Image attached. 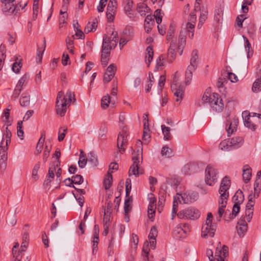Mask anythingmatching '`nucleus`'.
<instances>
[{"instance_id":"f257e3e1","label":"nucleus","mask_w":261,"mask_h":261,"mask_svg":"<svg viewBox=\"0 0 261 261\" xmlns=\"http://www.w3.org/2000/svg\"><path fill=\"white\" fill-rule=\"evenodd\" d=\"M110 33H108L105 34L103 37L101 62L104 67L108 64L110 50L117 46L118 41L117 32L114 31V29L111 28H110Z\"/></svg>"},{"instance_id":"f03ea898","label":"nucleus","mask_w":261,"mask_h":261,"mask_svg":"<svg viewBox=\"0 0 261 261\" xmlns=\"http://www.w3.org/2000/svg\"><path fill=\"white\" fill-rule=\"evenodd\" d=\"M230 186V180L227 176H225L222 180L219 193L220 195V199L219 201V207L218 210V214L219 218H221L222 216L224 208L226 207L227 200L229 196L228 192V189Z\"/></svg>"},{"instance_id":"7ed1b4c3","label":"nucleus","mask_w":261,"mask_h":261,"mask_svg":"<svg viewBox=\"0 0 261 261\" xmlns=\"http://www.w3.org/2000/svg\"><path fill=\"white\" fill-rule=\"evenodd\" d=\"M73 93L68 91L66 95L61 91L59 92L56 100V111L57 114L63 116L66 112L67 106H70Z\"/></svg>"},{"instance_id":"20e7f679","label":"nucleus","mask_w":261,"mask_h":261,"mask_svg":"<svg viewBox=\"0 0 261 261\" xmlns=\"http://www.w3.org/2000/svg\"><path fill=\"white\" fill-rule=\"evenodd\" d=\"M138 147L137 151H134L132 154L133 165L130 166L129 171V176L133 175L135 176H138L140 172L139 171V165L140 160H142V142L140 140H138L136 143Z\"/></svg>"},{"instance_id":"39448f33","label":"nucleus","mask_w":261,"mask_h":261,"mask_svg":"<svg viewBox=\"0 0 261 261\" xmlns=\"http://www.w3.org/2000/svg\"><path fill=\"white\" fill-rule=\"evenodd\" d=\"M16 0H1L2 3V10L6 15H16L20 11L27 6L28 3L26 2L23 6H22L21 2L14 4Z\"/></svg>"},{"instance_id":"423d86ee","label":"nucleus","mask_w":261,"mask_h":261,"mask_svg":"<svg viewBox=\"0 0 261 261\" xmlns=\"http://www.w3.org/2000/svg\"><path fill=\"white\" fill-rule=\"evenodd\" d=\"M202 100L204 102L209 103L214 111L220 112L223 109L224 104L223 100L217 93H213L212 94H211L207 92H205L202 97Z\"/></svg>"},{"instance_id":"0eeeda50","label":"nucleus","mask_w":261,"mask_h":261,"mask_svg":"<svg viewBox=\"0 0 261 261\" xmlns=\"http://www.w3.org/2000/svg\"><path fill=\"white\" fill-rule=\"evenodd\" d=\"M213 215L211 213H208L205 223L203 224L201 228V237L207 239L208 237L212 238L214 236L216 226L213 223Z\"/></svg>"},{"instance_id":"6e6552de","label":"nucleus","mask_w":261,"mask_h":261,"mask_svg":"<svg viewBox=\"0 0 261 261\" xmlns=\"http://www.w3.org/2000/svg\"><path fill=\"white\" fill-rule=\"evenodd\" d=\"M11 132L7 127L0 144V162L3 163H5L7 160L8 146L11 143Z\"/></svg>"},{"instance_id":"1a4fd4ad","label":"nucleus","mask_w":261,"mask_h":261,"mask_svg":"<svg viewBox=\"0 0 261 261\" xmlns=\"http://www.w3.org/2000/svg\"><path fill=\"white\" fill-rule=\"evenodd\" d=\"M219 172L213 165H208L205 170V181L209 186H213L217 181Z\"/></svg>"},{"instance_id":"9d476101","label":"nucleus","mask_w":261,"mask_h":261,"mask_svg":"<svg viewBox=\"0 0 261 261\" xmlns=\"http://www.w3.org/2000/svg\"><path fill=\"white\" fill-rule=\"evenodd\" d=\"M177 216L180 219L195 220L200 217V213L196 208L190 207L180 211Z\"/></svg>"},{"instance_id":"9b49d317","label":"nucleus","mask_w":261,"mask_h":261,"mask_svg":"<svg viewBox=\"0 0 261 261\" xmlns=\"http://www.w3.org/2000/svg\"><path fill=\"white\" fill-rule=\"evenodd\" d=\"M206 254L208 257L210 261H224V258L228 255V248L226 246H223L222 250H220L217 248L215 258L213 257L212 250H207Z\"/></svg>"},{"instance_id":"f8f14e48","label":"nucleus","mask_w":261,"mask_h":261,"mask_svg":"<svg viewBox=\"0 0 261 261\" xmlns=\"http://www.w3.org/2000/svg\"><path fill=\"white\" fill-rule=\"evenodd\" d=\"M128 135L127 128L123 127L119 133L117 138V147L121 153H123L125 150L127 145V137Z\"/></svg>"},{"instance_id":"ddd939ff","label":"nucleus","mask_w":261,"mask_h":261,"mask_svg":"<svg viewBox=\"0 0 261 261\" xmlns=\"http://www.w3.org/2000/svg\"><path fill=\"white\" fill-rule=\"evenodd\" d=\"M198 194L195 193H185L177 194L176 199L180 203L188 204L195 201L198 198Z\"/></svg>"},{"instance_id":"4468645a","label":"nucleus","mask_w":261,"mask_h":261,"mask_svg":"<svg viewBox=\"0 0 261 261\" xmlns=\"http://www.w3.org/2000/svg\"><path fill=\"white\" fill-rule=\"evenodd\" d=\"M196 15L194 12L190 13L188 22L186 24V30L189 33V37L192 39L194 35V29L195 22L196 21Z\"/></svg>"},{"instance_id":"2eb2a0df","label":"nucleus","mask_w":261,"mask_h":261,"mask_svg":"<svg viewBox=\"0 0 261 261\" xmlns=\"http://www.w3.org/2000/svg\"><path fill=\"white\" fill-rule=\"evenodd\" d=\"M117 8V2L116 0H110L107 10V17L108 21H113L116 15Z\"/></svg>"},{"instance_id":"dca6fc26","label":"nucleus","mask_w":261,"mask_h":261,"mask_svg":"<svg viewBox=\"0 0 261 261\" xmlns=\"http://www.w3.org/2000/svg\"><path fill=\"white\" fill-rule=\"evenodd\" d=\"M176 51L178 50L176 41L172 40L168 48L167 56H166V61L168 63H172L175 60L176 57Z\"/></svg>"},{"instance_id":"f3484780","label":"nucleus","mask_w":261,"mask_h":261,"mask_svg":"<svg viewBox=\"0 0 261 261\" xmlns=\"http://www.w3.org/2000/svg\"><path fill=\"white\" fill-rule=\"evenodd\" d=\"M187 30H181L178 40L177 50L180 55H181L186 43Z\"/></svg>"},{"instance_id":"a211bd4d","label":"nucleus","mask_w":261,"mask_h":261,"mask_svg":"<svg viewBox=\"0 0 261 261\" xmlns=\"http://www.w3.org/2000/svg\"><path fill=\"white\" fill-rule=\"evenodd\" d=\"M171 88L174 95L176 97V101L180 102L184 94V88L182 86H177L176 84H172Z\"/></svg>"},{"instance_id":"6ab92c4d","label":"nucleus","mask_w":261,"mask_h":261,"mask_svg":"<svg viewBox=\"0 0 261 261\" xmlns=\"http://www.w3.org/2000/svg\"><path fill=\"white\" fill-rule=\"evenodd\" d=\"M134 3L132 0H124L123 1V10L125 14L129 17H134L133 13Z\"/></svg>"},{"instance_id":"aec40b11","label":"nucleus","mask_w":261,"mask_h":261,"mask_svg":"<svg viewBox=\"0 0 261 261\" xmlns=\"http://www.w3.org/2000/svg\"><path fill=\"white\" fill-rule=\"evenodd\" d=\"M242 117L244 120V122L245 126L252 130H255L256 126L253 123L251 119L250 116L248 112L246 111L243 112Z\"/></svg>"},{"instance_id":"412c9836","label":"nucleus","mask_w":261,"mask_h":261,"mask_svg":"<svg viewBox=\"0 0 261 261\" xmlns=\"http://www.w3.org/2000/svg\"><path fill=\"white\" fill-rule=\"evenodd\" d=\"M156 208V199L154 197L150 198V202L148 206V217L153 221Z\"/></svg>"},{"instance_id":"4be33fe9","label":"nucleus","mask_w":261,"mask_h":261,"mask_svg":"<svg viewBox=\"0 0 261 261\" xmlns=\"http://www.w3.org/2000/svg\"><path fill=\"white\" fill-rule=\"evenodd\" d=\"M248 228V224L245 221L244 218H241L238 222L237 226V230L239 236H243L246 232Z\"/></svg>"},{"instance_id":"5701e85b","label":"nucleus","mask_w":261,"mask_h":261,"mask_svg":"<svg viewBox=\"0 0 261 261\" xmlns=\"http://www.w3.org/2000/svg\"><path fill=\"white\" fill-rule=\"evenodd\" d=\"M198 50L194 49L192 51L191 54L190 64L188 66L189 67V69L194 68L196 69L198 63Z\"/></svg>"},{"instance_id":"b1692460","label":"nucleus","mask_w":261,"mask_h":261,"mask_svg":"<svg viewBox=\"0 0 261 261\" xmlns=\"http://www.w3.org/2000/svg\"><path fill=\"white\" fill-rule=\"evenodd\" d=\"M230 146L233 149H237L240 147L244 143V139L242 137L237 136L232 138L229 140Z\"/></svg>"},{"instance_id":"393cba45","label":"nucleus","mask_w":261,"mask_h":261,"mask_svg":"<svg viewBox=\"0 0 261 261\" xmlns=\"http://www.w3.org/2000/svg\"><path fill=\"white\" fill-rule=\"evenodd\" d=\"M153 57V50L152 47L149 46L146 49L145 52V62L149 67Z\"/></svg>"},{"instance_id":"a878e982","label":"nucleus","mask_w":261,"mask_h":261,"mask_svg":"<svg viewBox=\"0 0 261 261\" xmlns=\"http://www.w3.org/2000/svg\"><path fill=\"white\" fill-rule=\"evenodd\" d=\"M243 178L245 182H248L251 177V169L246 165L244 166L243 170Z\"/></svg>"},{"instance_id":"bb28decb","label":"nucleus","mask_w":261,"mask_h":261,"mask_svg":"<svg viewBox=\"0 0 261 261\" xmlns=\"http://www.w3.org/2000/svg\"><path fill=\"white\" fill-rule=\"evenodd\" d=\"M173 235L175 237L176 239H181V238H184L186 237V234L183 231V229H182V228L179 225H177L174 229V230L173 231Z\"/></svg>"},{"instance_id":"cd10ccee","label":"nucleus","mask_w":261,"mask_h":261,"mask_svg":"<svg viewBox=\"0 0 261 261\" xmlns=\"http://www.w3.org/2000/svg\"><path fill=\"white\" fill-rule=\"evenodd\" d=\"M97 21L96 18L93 19L91 22L89 21L85 28V32L89 33L96 30L97 28Z\"/></svg>"},{"instance_id":"c85d7f7f","label":"nucleus","mask_w":261,"mask_h":261,"mask_svg":"<svg viewBox=\"0 0 261 261\" xmlns=\"http://www.w3.org/2000/svg\"><path fill=\"white\" fill-rule=\"evenodd\" d=\"M137 10L141 16H145L149 13L150 9L146 4L142 3L138 4Z\"/></svg>"},{"instance_id":"c756f323","label":"nucleus","mask_w":261,"mask_h":261,"mask_svg":"<svg viewBox=\"0 0 261 261\" xmlns=\"http://www.w3.org/2000/svg\"><path fill=\"white\" fill-rule=\"evenodd\" d=\"M244 200V197L243 192L240 190H238L232 198L234 203H237L238 204H241Z\"/></svg>"},{"instance_id":"7c9ffc66","label":"nucleus","mask_w":261,"mask_h":261,"mask_svg":"<svg viewBox=\"0 0 261 261\" xmlns=\"http://www.w3.org/2000/svg\"><path fill=\"white\" fill-rule=\"evenodd\" d=\"M207 14L208 12L207 10L202 9L199 18V22L197 25L198 29H200L202 27V25L207 19Z\"/></svg>"},{"instance_id":"2f4dec72","label":"nucleus","mask_w":261,"mask_h":261,"mask_svg":"<svg viewBox=\"0 0 261 261\" xmlns=\"http://www.w3.org/2000/svg\"><path fill=\"white\" fill-rule=\"evenodd\" d=\"M239 123L238 118H234L233 121L229 124L228 128H226L228 136H229L234 131L236 130V127Z\"/></svg>"},{"instance_id":"473e14b6","label":"nucleus","mask_w":261,"mask_h":261,"mask_svg":"<svg viewBox=\"0 0 261 261\" xmlns=\"http://www.w3.org/2000/svg\"><path fill=\"white\" fill-rule=\"evenodd\" d=\"M196 69L194 68L189 69V67H187L185 73V83L186 85H189L192 79L193 72Z\"/></svg>"},{"instance_id":"72a5a7b5","label":"nucleus","mask_w":261,"mask_h":261,"mask_svg":"<svg viewBox=\"0 0 261 261\" xmlns=\"http://www.w3.org/2000/svg\"><path fill=\"white\" fill-rule=\"evenodd\" d=\"M243 38L244 40V47L245 50L247 53V57L249 58L253 54V51L250 50V49L251 48V44L250 43L249 40L246 37H245V36H243Z\"/></svg>"},{"instance_id":"f704fd0d","label":"nucleus","mask_w":261,"mask_h":261,"mask_svg":"<svg viewBox=\"0 0 261 261\" xmlns=\"http://www.w3.org/2000/svg\"><path fill=\"white\" fill-rule=\"evenodd\" d=\"M166 182L171 186L177 187L180 182L179 178L175 176H170L166 178Z\"/></svg>"},{"instance_id":"c9c22d12","label":"nucleus","mask_w":261,"mask_h":261,"mask_svg":"<svg viewBox=\"0 0 261 261\" xmlns=\"http://www.w3.org/2000/svg\"><path fill=\"white\" fill-rule=\"evenodd\" d=\"M112 182V173L108 172V174L106 176V177L103 180V185L105 188L106 190H108L110 188Z\"/></svg>"},{"instance_id":"e433bc0d","label":"nucleus","mask_w":261,"mask_h":261,"mask_svg":"<svg viewBox=\"0 0 261 261\" xmlns=\"http://www.w3.org/2000/svg\"><path fill=\"white\" fill-rule=\"evenodd\" d=\"M230 140H224L222 141L219 144V148L224 151H229L232 149V147L230 146V143H229Z\"/></svg>"},{"instance_id":"4c0bfd02","label":"nucleus","mask_w":261,"mask_h":261,"mask_svg":"<svg viewBox=\"0 0 261 261\" xmlns=\"http://www.w3.org/2000/svg\"><path fill=\"white\" fill-rule=\"evenodd\" d=\"M45 139V132H43L41 133V137L39 140V141L37 144L36 146V150L37 151L38 153H40L41 152V149L43 147L44 141Z\"/></svg>"},{"instance_id":"58836bf2","label":"nucleus","mask_w":261,"mask_h":261,"mask_svg":"<svg viewBox=\"0 0 261 261\" xmlns=\"http://www.w3.org/2000/svg\"><path fill=\"white\" fill-rule=\"evenodd\" d=\"M88 159L86 155L84 154V152L81 151L80 152L79 161L78 162L79 166L80 168H83L86 165Z\"/></svg>"},{"instance_id":"ea45409f","label":"nucleus","mask_w":261,"mask_h":261,"mask_svg":"<svg viewBox=\"0 0 261 261\" xmlns=\"http://www.w3.org/2000/svg\"><path fill=\"white\" fill-rule=\"evenodd\" d=\"M165 61H166L165 55H162L160 56L156 61V68L158 69H161L164 65Z\"/></svg>"},{"instance_id":"a19ab883","label":"nucleus","mask_w":261,"mask_h":261,"mask_svg":"<svg viewBox=\"0 0 261 261\" xmlns=\"http://www.w3.org/2000/svg\"><path fill=\"white\" fill-rule=\"evenodd\" d=\"M60 14L62 15L59 17V28L61 29L63 27V25L66 23V19L68 17V14L66 12H63L60 11Z\"/></svg>"},{"instance_id":"79ce46f5","label":"nucleus","mask_w":261,"mask_h":261,"mask_svg":"<svg viewBox=\"0 0 261 261\" xmlns=\"http://www.w3.org/2000/svg\"><path fill=\"white\" fill-rule=\"evenodd\" d=\"M163 134L164 135V138L166 140H169L171 138L170 134V128L169 127L166 126L165 125H162L161 126Z\"/></svg>"},{"instance_id":"37998d69","label":"nucleus","mask_w":261,"mask_h":261,"mask_svg":"<svg viewBox=\"0 0 261 261\" xmlns=\"http://www.w3.org/2000/svg\"><path fill=\"white\" fill-rule=\"evenodd\" d=\"M110 96L108 94L102 97L101 100V106L102 109H106L108 107L110 102Z\"/></svg>"},{"instance_id":"c03bdc74","label":"nucleus","mask_w":261,"mask_h":261,"mask_svg":"<svg viewBox=\"0 0 261 261\" xmlns=\"http://www.w3.org/2000/svg\"><path fill=\"white\" fill-rule=\"evenodd\" d=\"M252 90L254 92H258L261 90V77L257 79L253 83Z\"/></svg>"},{"instance_id":"a18cd8bd","label":"nucleus","mask_w":261,"mask_h":261,"mask_svg":"<svg viewBox=\"0 0 261 261\" xmlns=\"http://www.w3.org/2000/svg\"><path fill=\"white\" fill-rule=\"evenodd\" d=\"M254 196H252V193L249 194L248 196V201L246 206V210H253L254 205L255 203Z\"/></svg>"},{"instance_id":"49530a36","label":"nucleus","mask_w":261,"mask_h":261,"mask_svg":"<svg viewBox=\"0 0 261 261\" xmlns=\"http://www.w3.org/2000/svg\"><path fill=\"white\" fill-rule=\"evenodd\" d=\"M175 32V28L173 24H170L169 26V28L168 30L167 35L166 36V39L167 41H170L173 40L172 38Z\"/></svg>"},{"instance_id":"de8ad7c7","label":"nucleus","mask_w":261,"mask_h":261,"mask_svg":"<svg viewBox=\"0 0 261 261\" xmlns=\"http://www.w3.org/2000/svg\"><path fill=\"white\" fill-rule=\"evenodd\" d=\"M22 95L20 99V104L22 107L28 106L30 104V95Z\"/></svg>"},{"instance_id":"09e8293b","label":"nucleus","mask_w":261,"mask_h":261,"mask_svg":"<svg viewBox=\"0 0 261 261\" xmlns=\"http://www.w3.org/2000/svg\"><path fill=\"white\" fill-rule=\"evenodd\" d=\"M163 14V13L160 9H157L154 12V16L158 24H160L162 22Z\"/></svg>"},{"instance_id":"8fccbe9b","label":"nucleus","mask_w":261,"mask_h":261,"mask_svg":"<svg viewBox=\"0 0 261 261\" xmlns=\"http://www.w3.org/2000/svg\"><path fill=\"white\" fill-rule=\"evenodd\" d=\"M17 128V136L19 138H20L21 140H22L23 137L24 132L22 129V121H19L18 122Z\"/></svg>"},{"instance_id":"3c124183","label":"nucleus","mask_w":261,"mask_h":261,"mask_svg":"<svg viewBox=\"0 0 261 261\" xmlns=\"http://www.w3.org/2000/svg\"><path fill=\"white\" fill-rule=\"evenodd\" d=\"M40 167V163L38 162L35 165L33 170H32V177L35 180H37L38 178V176L37 175L38 171Z\"/></svg>"},{"instance_id":"603ef678","label":"nucleus","mask_w":261,"mask_h":261,"mask_svg":"<svg viewBox=\"0 0 261 261\" xmlns=\"http://www.w3.org/2000/svg\"><path fill=\"white\" fill-rule=\"evenodd\" d=\"M28 79H29L28 75H27L26 74H24L18 81L16 87L22 89L23 85H24V83L28 80Z\"/></svg>"},{"instance_id":"864d4df0","label":"nucleus","mask_w":261,"mask_h":261,"mask_svg":"<svg viewBox=\"0 0 261 261\" xmlns=\"http://www.w3.org/2000/svg\"><path fill=\"white\" fill-rule=\"evenodd\" d=\"M79 23L77 22H76L75 24H73V27L75 31V35L78 37V38H83L84 37V34L82 30L78 28Z\"/></svg>"},{"instance_id":"5fc2aeb1","label":"nucleus","mask_w":261,"mask_h":261,"mask_svg":"<svg viewBox=\"0 0 261 261\" xmlns=\"http://www.w3.org/2000/svg\"><path fill=\"white\" fill-rule=\"evenodd\" d=\"M89 163H91L93 165L96 166L97 163V159L96 155L93 153H90L88 154V158L87 159Z\"/></svg>"},{"instance_id":"6e6d98bb","label":"nucleus","mask_w":261,"mask_h":261,"mask_svg":"<svg viewBox=\"0 0 261 261\" xmlns=\"http://www.w3.org/2000/svg\"><path fill=\"white\" fill-rule=\"evenodd\" d=\"M172 150L168 146H164L161 150V154L163 156H166L169 158L171 156Z\"/></svg>"},{"instance_id":"4d7b16f0","label":"nucleus","mask_w":261,"mask_h":261,"mask_svg":"<svg viewBox=\"0 0 261 261\" xmlns=\"http://www.w3.org/2000/svg\"><path fill=\"white\" fill-rule=\"evenodd\" d=\"M73 182L74 184L80 185L83 182L84 179L82 175H76L75 176H73L71 177Z\"/></svg>"},{"instance_id":"13d9d810","label":"nucleus","mask_w":261,"mask_h":261,"mask_svg":"<svg viewBox=\"0 0 261 261\" xmlns=\"http://www.w3.org/2000/svg\"><path fill=\"white\" fill-rule=\"evenodd\" d=\"M241 204H238L237 203H234V205L233 206L232 208V218H234L239 213L240 210V205Z\"/></svg>"},{"instance_id":"bf43d9fd","label":"nucleus","mask_w":261,"mask_h":261,"mask_svg":"<svg viewBox=\"0 0 261 261\" xmlns=\"http://www.w3.org/2000/svg\"><path fill=\"white\" fill-rule=\"evenodd\" d=\"M158 231L156 227L154 226L151 227L149 234L148 235L149 239H156Z\"/></svg>"},{"instance_id":"052dcab7","label":"nucleus","mask_w":261,"mask_h":261,"mask_svg":"<svg viewBox=\"0 0 261 261\" xmlns=\"http://www.w3.org/2000/svg\"><path fill=\"white\" fill-rule=\"evenodd\" d=\"M39 11V5L37 4V2H36L35 4L33 6V19L34 20H36L37 18Z\"/></svg>"},{"instance_id":"680f3d73","label":"nucleus","mask_w":261,"mask_h":261,"mask_svg":"<svg viewBox=\"0 0 261 261\" xmlns=\"http://www.w3.org/2000/svg\"><path fill=\"white\" fill-rule=\"evenodd\" d=\"M19 245L18 242L15 243V244H14V246L13 247L12 250L13 257H16L17 256H21L20 254H21L20 250L18 251H17V249L18 248Z\"/></svg>"},{"instance_id":"e2e57ef3","label":"nucleus","mask_w":261,"mask_h":261,"mask_svg":"<svg viewBox=\"0 0 261 261\" xmlns=\"http://www.w3.org/2000/svg\"><path fill=\"white\" fill-rule=\"evenodd\" d=\"M72 194L75 197V198L76 199V200L78 201L79 205L81 207L83 206L84 203V196L78 194H75L73 192H72Z\"/></svg>"},{"instance_id":"0e129e2a","label":"nucleus","mask_w":261,"mask_h":261,"mask_svg":"<svg viewBox=\"0 0 261 261\" xmlns=\"http://www.w3.org/2000/svg\"><path fill=\"white\" fill-rule=\"evenodd\" d=\"M131 206L129 202V198L125 199L124 202V211L125 216L130 212L131 210Z\"/></svg>"},{"instance_id":"69168bd1","label":"nucleus","mask_w":261,"mask_h":261,"mask_svg":"<svg viewBox=\"0 0 261 261\" xmlns=\"http://www.w3.org/2000/svg\"><path fill=\"white\" fill-rule=\"evenodd\" d=\"M114 241L113 238H111L108 249V253L109 255H112L114 251Z\"/></svg>"},{"instance_id":"338daca9","label":"nucleus","mask_w":261,"mask_h":261,"mask_svg":"<svg viewBox=\"0 0 261 261\" xmlns=\"http://www.w3.org/2000/svg\"><path fill=\"white\" fill-rule=\"evenodd\" d=\"M114 74H112L111 72L107 71L105 72L103 77V82L105 83L109 82L114 77Z\"/></svg>"},{"instance_id":"774afa93","label":"nucleus","mask_w":261,"mask_h":261,"mask_svg":"<svg viewBox=\"0 0 261 261\" xmlns=\"http://www.w3.org/2000/svg\"><path fill=\"white\" fill-rule=\"evenodd\" d=\"M108 0H100L99 5L97 6V9L99 12H103L104 8L105 7Z\"/></svg>"}]
</instances>
